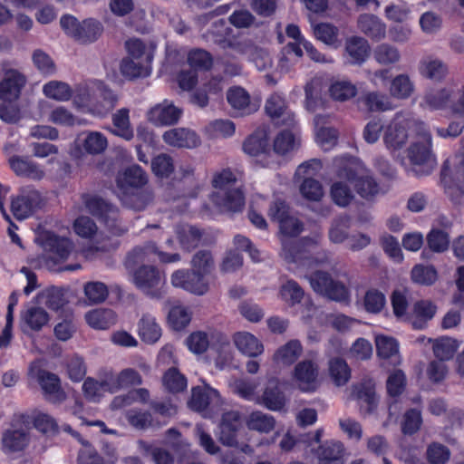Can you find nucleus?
Masks as SVG:
<instances>
[{
  "label": "nucleus",
  "instance_id": "f257e3e1",
  "mask_svg": "<svg viewBox=\"0 0 464 464\" xmlns=\"http://www.w3.org/2000/svg\"><path fill=\"white\" fill-rule=\"evenodd\" d=\"M431 146V134L429 131H424L407 149V157L411 165L421 168L420 170L413 169L417 175H428L434 169L436 157Z\"/></svg>",
  "mask_w": 464,
  "mask_h": 464
},
{
  "label": "nucleus",
  "instance_id": "f03ea898",
  "mask_svg": "<svg viewBox=\"0 0 464 464\" xmlns=\"http://www.w3.org/2000/svg\"><path fill=\"white\" fill-rule=\"evenodd\" d=\"M60 24L66 34L83 44L97 41L103 32L102 23L93 18L80 23L74 16L65 14L61 17Z\"/></svg>",
  "mask_w": 464,
  "mask_h": 464
},
{
  "label": "nucleus",
  "instance_id": "7ed1b4c3",
  "mask_svg": "<svg viewBox=\"0 0 464 464\" xmlns=\"http://www.w3.org/2000/svg\"><path fill=\"white\" fill-rule=\"evenodd\" d=\"M313 290L324 296L334 301H343L348 297V290L344 285L333 279L330 274L322 270H316L310 275H305Z\"/></svg>",
  "mask_w": 464,
  "mask_h": 464
},
{
  "label": "nucleus",
  "instance_id": "20e7f679",
  "mask_svg": "<svg viewBox=\"0 0 464 464\" xmlns=\"http://www.w3.org/2000/svg\"><path fill=\"white\" fill-rule=\"evenodd\" d=\"M1 72L0 100H18L27 82L25 75L8 61L1 63Z\"/></svg>",
  "mask_w": 464,
  "mask_h": 464
},
{
  "label": "nucleus",
  "instance_id": "39448f33",
  "mask_svg": "<svg viewBox=\"0 0 464 464\" xmlns=\"http://www.w3.org/2000/svg\"><path fill=\"white\" fill-rule=\"evenodd\" d=\"M82 198L89 212L102 219L112 234L120 236L125 232L116 224L118 212L112 205L97 196L83 195Z\"/></svg>",
  "mask_w": 464,
  "mask_h": 464
},
{
  "label": "nucleus",
  "instance_id": "423d86ee",
  "mask_svg": "<svg viewBox=\"0 0 464 464\" xmlns=\"http://www.w3.org/2000/svg\"><path fill=\"white\" fill-rule=\"evenodd\" d=\"M242 428L241 415L237 411L224 412L218 424V441L227 447H239L237 438Z\"/></svg>",
  "mask_w": 464,
  "mask_h": 464
},
{
  "label": "nucleus",
  "instance_id": "0eeeda50",
  "mask_svg": "<svg viewBox=\"0 0 464 464\" xmlns=\"http://www.w3.org/2000/svg\"><path fill=\"white\" fill-rule=\"evenodd\" d=\"M43 204L40 193L34 189H22L21 194L11 202V211L15 218L24 219Z\"/></svg>",
  "mask_w": 464,
  "mask_h": 464
},
{
  "label": "nucleus",
  "instance_id": "6e6552de",
  "mask_svg": "<svg viewBox=\"0 0 464 464\" xmlns=\"http://www.w3.org/2000/svg\"><path fill=\"white\" fill-rule=\"evenodd\" d=\"M29 442L30 433L27 428L12 426L2 433L1 450L7 455L22 452Z\"/></svg>",
  "mask_w": 464,
  "mask_h": 464
},
{
  "label": "nucleus",
  "instance_id": "1a4fd4ad",
  "mask_svg": "<svg viewBox=\"0 0 464 464\" xmlns=\"http://www.w3.org/2000/svg\"><path fill=\"white\" fill-rule=\"evenodd\" d=\"M204 276L195 270H178L172 274L171 283L175 287H180L201 295L208 291V284L205 282Z\"/></svg>",
  "mask_w": 464,
  "mask_h": 464
},
{
  "label": "nucleus",
  "instance_id": "9d476101",
  "mask_svg": "<svg viewBox=\"0 0 464 464\" xmlns=\"http://www.w3.org/2000/svg\"><path fill=\"white\" fill-rule=\"evenodd\" d=\"M182 114V110L174 106L168 100L154 105L147 112V119L155 126H168L176 124Z\"/></svg>",
  "mask_w": 464,
  "mask_h": 464
},
{
  "label": "nucleus",
  "instance_id": "9b49d317",
  "mask_svg": "<svg viewBox=\"0 0 464 464\" xmlns=\"http://www.w3.org/2000/svg\"><path fill=\"white\" fill-rule=\"evenodd\" d=\"M37 381L47 401L58 404L65 401L66 393L62 388L58 375L46 370H39Z\"/></svg>",
  "mask_w": 464,
  "mask_h": 464
},
{
  "label": "nucleus",
  "instance_id": "f8f14e48",
  "mask_svg": "<svg viewBox=\"0 0 464 464\" xmlns=\"http://www.w3.org/2000/svg\"><path fill=\"white\" fill-rule=\"evenodd\" d=\"M408 123L402 117L396 115L385 127L383 142L389 150L401 149L408 140Z\"/></svg>",
  "mask_w": 464,
  "mask_h": 464
},
{
  "label": "nucleus",
  "instance_id": "ddd939ff",
  "mask_svg": "<svg viewBox=\"0 0 464 464\" xmlns=\"http://www.w3.org/2000/svg\"><path fill=\"white\" fill-rule=\"evenodd\" d=\"M445 194L454 206L464 208V158L455 165L445 184Z\"/></svg>",
  "mask_w": 464,
  "mask_h": 464
},
{
  "label": "nucleus",
  "instance_id": "4468645a",
  "mask_svg": "<svg viewBox=\"0 0 464 464\" xmlns=\"http://www.w3.org/2000/svg\"><path fill=\"white\" fill-rule=\"evenodd\" d=\"M227 101L237 116L250 115L258 109L256 103L251 102L248 92L240 86H233L227 90Z\"/></svg>",
  "mask_w": 464,
  "mask_h": 464
},
{
  "label": "nucleus",
  "instance_id": "2eb2a0df",
  "mask_svg": "<svg viewBox=\"0 0 464 464\" xmlns=\"http://www.w3.org/2000/svg\"><path fill=\"white\" fill-rule=\"evenodd\" d=\"M256 402L273 411H280L285 408L286 398L279 387L277 379L268 380L262 395L256 399Z\"/></svg>",
  "mask_w": 464,
  "mask_h": 464
},
{
  "label": "nucleus",
  "instance_id": "dca6fc26",
  "mask_svg": "<svg viewBox=\"0 0 464 464\" xmlns=\"http://www.w3.org/2000/svg\"><path fill=\"white\" fill-rule=\"evenodd\" d=\"M338 177L354 184L357 193L364 198H369L378 192V184L372 177H357L350 166H345L338 171Z\"/></svg>",
  "mask_w": 464,
  "mask_h": 464
},
{
  "label": "nucleus",
  "instance_id": "f3484780",
  "mask_svg": "<svg viewBox=\"0 0 464 464\" xmlns=\"http://www.w3.org/2000/svg\"><path fill=\"white\" fill-rule=\"evenodd\" d=\"M295 380L303 392H313L317 386L318 367L311 360L298 362L295 367Z\"/></svg>",
  "mask_w": 464,
  "mask_h": 464
},
{
  "label": "nucleus",
  "instance_id": "a211bd4d",
  "mask_svg": "<svg viewBox=\"0 0 464 464\" xmlns=\"http://www.w3.org/2000/svg\"><path fill=\"white\" fill-rule=\"evenodd\" d=\"M211 201L222 210L239 212L245 206V196L240 188H235L227 191L213 192Z\"/></svg>",
  "mask_w": 464,
  "mask_h": 464
},
{
  "label": "nucleus",
  "instance_id": "6ab92c4d",
  "mask_svg": "<svg viewBox=\"0 0 464 464\" xmlns=\"http://www.w3.org/2000/svg\"><path fill=\"white\" fill-rule=\"evenodd\" d=\"M162 139L169 146L193 149L200 144L197 133L186 128H174L164 132Z\"/></svg>",
  "mask_w": 464,
  "mask_h": 464
},
{
  "label": "nucleus",
  "instance_id": "aec40b11",
  "mask_svg": "<svg viewBox=\"0 0 464 464\" xmlns=\"http://www.w3.org/2000/svg\"><path fill=\"white\" fill-rule=\"evenodd\" d=\"M130 274L132 275L133 284L145 293H149L151 288L158 286L161 281L158 268L150 265H142Z\"/></svg>",
  "mask_w": 464,
  "mask_h": 464
},
{
  "label": "nucleus",
  "instance_id": "412c9836",
  "mask_svg": "<svg viewBox=\"0 0 464 464\" xmlns=\"http://www.w3.org/2000/svg\"><path fill=\"white\" fill-rule=\"evenodd\" d=\"M147 181L148 178L143 169L139 165H132L117 177V189L121 192L140 188Z\"/></svg>",
  "mask_w": 464,
  "mask_h": 464
},
{
  "label": "nucleus",
  "instance_id": "4be33fe9",
  "mask_svg": "<svg viewBox=\"0 0 464 464\" xmlns=\"http://www.w3.org/2000/svg\"><path fill=\"white\" fill-rule=\"evenodd\" d=\"M44 247L45 250L53 254V256L50 257L48 262L56 264L60 261H64L68 258L70 253L72 250V243L65 238L60 237L54 234H47L44 241Z\"/></svg>",
  "mask_w": 464,
  "mask_h": 464
},
{
  "label": "nucleus",
  "instance_id": "5701e85b",
  "mask_svg": "<svg viewBox=\"0 0 464 464\" xmlns=\"http://www.w3.org/2000/svg\"><path fill=\"white\" fill-rule=\"evenodd\" d=\"M118 102V95L108 86L100 84L96 101L91 105V112L96 116L103 117L110 113Z\"/></svg>",
  "mask_w": 464,
  "mask_h": 464
},
{
  "label": "nucleus",
  "instance_id": "b1692460",
  "mask_svg": "<svg viewBox=\"0 0 464 464\" xmlns=\"http://www.w3.org/2000/svg\"><path fill=\"white\" fill-rule=\"evenodd\" d=\"M359 30L373 41H381L386 36V25L374 14H363L358 17Z\"/></svg>",
  "mask_w": 464,
  "mask_h": 464
},
{
  "label": "nucleus",
  "instance_id": "393cba45",
  "mask_svg": "<svg viewBox=\"0 0 464 464\" xmlns=\"http://www.w3.org/2000/svg\"><path fill=\"white\" fill-rule=\"evenodd\" d=\"M218 392L205 384L192 388L191 398L188 404L191 410L200 412L205 411L210 403L218 401Z\"/></svg>",
  "mask_w": 464,
  "mask_h": 464
},
{
  "label": "nucleus",
  "instance_id": "a878e982",
  "mask_svg": "<svg viewBox=\"0 0 464 464\" xmlns=\"http://www.w3.org/2000/svg\"><path fill=\"white\" fill-rule=\"evenodd\" d=\"M122 204L136 211L143 210L148 205L153 201V193L151 190L146 189H132L127 191L117 192Z\"/></svg>",
  "mask_w": 464,
  "mask_h": 464
},
{
  "label": "nucleus",
  "instance_id": "bb28decb",
  "mask_svg": "<svg viewBox=\"0 0 464 464\" xmlns=\"http://www.w3.org/2000/svg\"><path fill=\"white\" fill-rule=\"evenodd\" d=\"M158 253L157 246L152 242H148L144 246L134 247L130 251L124 261L125 268L130 272L136 270L138 266H142L144 262L152 260V256Z\"/></svg>",
  "mask_w": 464,
  "mask_h": 464
},
{
  "label": "nucleus",
  "instance_id": "cd10ccee",
  "mask_svg": "<svg viewBox=\"0 0 464 464\" xmlns=\"http://www.w3.org/2000/svg\"><path fill=\"white\" fill-rule=\"evenodd\" d=\"M12 170L19 177L40 180L44 177V171L28 158L13 156L9 159Z\"/></svg>",
  "mask_w": 464,
  "mask_h": 464
},
{
  "label": "nucleus",
  "instance_id": "c85d7f7f",
  "mask_svg": "<svg viewBox=\"0 0 464 464\" xmlns=\"http://www.w3.org/2000/svg\"><path fill=\"white\" fill-rule=\"evenodd\" d=\"M357 105L367 111H384L392 109L389 97L379 92H362L357 99Z\"/></svg>",
  "mask_w": 464,
  "mask_h": 464
},
{
  "label": "nucleus",
  "instance_id": "c756f323",
  "mask_svg": "<svg viewBox=\"0 0 464 464\" xmlns=\"http://www.w3.org/2000/svg\"><path fill=\"white\" fill-rule=\"evenodd\" d=\"M112 128L110 131L124 140L130 141L134 138V130L130 120V111L127 108H121L111 116Z\"/></svg>",
  "mask_w": 464,
  "mask_h": 464
},
{
  "label": "nucleus",
  "instance_id": "7c9ffc66",
  "mask_svg": "<svg viewBox=\"0 0 464 464\" xmlns=\"http://www.w3.org/2000/svg\"><path fill=\"white\" fill-rule=\"evenodd\" d=\"M236 347L245 355L256 357L264 352V346L259 340L248 332H237L233 335Z\"/></svg>",
  "mask_w": 464,
  "mask_h": 464
},
{
  "label": "nucleus",
  "instance_id": "2f4dec72",
  "mask_svg": "<svg viewBox=\"0 0 464 464\" xmlns=\"http://www.w3.org/2000/svg\"><path fill=\"white\" fill-rule=\"evenodd\" d=\"M77 142L88 154L102 153L108 146L107 138L98 131L82 132L77 138Z\"/></svg>",
  "mask_w": 464,
  "mask_h": 464
},
{
  "label": "nucleus",
  "instance_id": "473e14b6",
  "mask_svg": "<svg viewBox=\"0 0 464 464\" xmlns=\"http://www.w3.org/2000/svg\"><path fill=\"white\" fill-rule=\"evenodd\" d=\"M345 51L350 57L351 63L362 64L369 56L370 44L363 37L352 36L345 42Z\"/></svg>",
  "mask_w": 464,
  "mask_h": 464
},
{
  "label": "nucleus",
  "instance_id": "72a5a7b5",
  "mask_svg": "<svg viewBox=\"0 0 464 464\" xmlns=\"http://www.w3.org/2000/svg\"><path fill=\"white\" fill-rule=\"evenodd\" d=\"M121 74L129 79L145 78L151 72V63L131 58H124L121 63Z\"/></svg>",
  "mask_w": 464,
  "mask_h": 464
},
{
  "label": "nucleus",
  "instance_id": "f704fd0d",
  "mask_svg": "<svg viewBox=\"0 0 464 464\" xmlns=\"http://www.w3.org/2000/svg\"><path fill=\"white\" fill-rule=\"evenodd\" d=\"M285 102L278 94H273L266 100L265 106L266 112L276 124L290 126L294 122V118L290 114L287 115L286 119L280 121V118L284 117L285 114Z\"/></svg>",
  "mask_w": 464,
  "mask_h": 464
},
{
  "label": "nucleus",
  "instance_id": "c9c22d12",
  "mask_svg": "<svg viewBox=\"0 0 464 464\" xmlns=\"http://www.w3.org/2000/svg\"><path fill=\"white\" fill-rule=\"evenodd\" d=\"M49 321L47 312L42 307H30L22 314V329L25 333L26 328L33 331H40Z\"/></svg>",
  "mask_w": 464,
  "mask_h": 464
},
{
  "label": "nucleus",
  "instance_id": "e433bc0d",
  "mask_svg": "<svg viewBox=\"0 0 464 464\" xmlns=\"http://www.w3.org/2000/svg\"><path fill=\"white\" fill-rule=\"evenodd\" d=\"M303 56V50L296 43H288L282 48L276 70L287 73Z\"/></svg>",
  "mask_w": 464,
  "mask_h": 464
},
{
  "label": "nucleus",
  "instance_id": "4c0bfd02",
  "mask_svg": "<svg viewBox=\"0 0 464 464\" xmlns=\"http://www.w3.org/2000/svg\"><path fill=\"white\" fill-rule=\"evenodd\" d=\"M354 396L364 405H361V411L364 414H371L377 407V398L374 385L372 382H366L356 386L354 389Z\"/></svg>",
  "mask_w": 464,
  "mask_h": 464
},
{
  "label": "nucleus",
  "instance_id": "58836bf2",
  "mask_svg": "<svg viewBox=\"0 0 464 464\" xmlns=\"http://www.w3.org/2000/svg\"><path fill=\"white\" fill-rule=\"evenodd\" d=\"M88 324L99 330H105L116 322L115 313L111 309L97 308L85 314Z\"/></svg>",
  "mask_w": 464,
  "mask_h": 464
},
{
  "label": "nucleus",
  "instance_id": "ea45409f",
  "mask_svg": "<svg viewBox=\"0 0 464 464\" xmlns=\"http://www.w3.org/2000/svg\"><path fill=\"white\" fill-rule=\"evenodd\" d=\"M176 233L181 247L188 251L199 245L203 235L198 227L188 224L178 226Z\"/></svg>",
  "mask_w": 464,
  "mask_h": 464
},
{
  "label": "nucleus",
  "instance_id": "a19ab883",
  "mask_svg": "<svg viewBox=\"0 0 464 464\" xmlns=\"http://www.w3.org/2000/svg\"><path fill=\"white\" fill-rule=\"evenodd\" d=\"M372 55L374 61L382 66L396 64L401 58L399 49L387 43L376 45L373 49Z\"/></svg>",
  "mask_w": 464,
  "mask_h": 464
},
{
  "label": "nucleus",
  "instance_id": "79ce46f5",
  "mask_svg": "<svg viewBox=\"0 0 464 464\" xmlns=\"http://www.w3.org/2000/svg\"><path fill=\"white\" fill-rule=\"evenodd\" d=\"M139 334L142 341L154 343L161 336V329L155 318L150 314H144L139 323Z\"/></svg>",
  "mask_w": 464,
  "mask_h": 464
},
{
  "label": "nucleus",
  "instance_id": "37998d69",
  "mask_svg": "<svg viewBox=\"0 0 464 464\" xmlns=\"http://www.w3.org/2000/svg\"><path fill=\"white\" fill-rule=\"evenodd\" d=\"M420 72L432 81H441L448 72L446 64L438 59H424L420 63Z\"/></svg>",
  "mask_w": 464,
  "mask_h": 464
},
{
  "label": "nucleus",
  "instance_id": "c03bdc74",
  "mask_svg": "<svg viewBox=\"0 0 464 464\" xmlns=\"http://www.w3.org/2000/svg\"><path fill=\"white\" fill-rule=\"evenodd\" d=\"M246 426L251 430L268 433L274 430L276 426V420L270 414L256 411L249 415L246 420Z\"/></svg>",
  "mask_w": 464,
  "mask_h": 464
},
{
  "label": "nucleus",
  "instance_id": "a18cd8bd",
  "mask_svg": "<svg viewBox=\"0 0 464 464\" xmlns=\"http://www.w3.org/2000/svg\"><path fill=\"white\" fill-rule=\"evenodd\" d=\"M389 92L391 96L404 100L409 98L414 92V84L408 74L401 73L392 80Z\"/></svg>",
  "mask_w": 464,
  "mask_h": 464
},
{
  "label": "nucleus",
  "instance_id": "49530a36",
  "mask_svg": "<svg viewBox=\"0 0 464 464\" xmlns=\"http://www.w3.org/2000/svg\"><path fill=\"white\" fill-rule=\"evenodd\" d=\"M351 227V218L347 215H341L335 218L329 229V239L334 244L343 243L348 238V231Z\"/></svg>",
  "mask_w": 464,
  "mask_h": 464
},
{
  "label": "nucleus",
  "instance_id": "de8ad7c7",
  "mask_svg": "<svg viewBox=\"0 0 464 464\" xmlns=\"http://www.w3.org/2000/svg\"><path fill=\"white\" fill-rule=\"evenodd\" d=\"M165 389L171 393H179L187 389V378L175 367L169 368L162 377Z\"/></svg>",
  "mask_w": 464,
  "mask_h": 464
},
{
  "label": "nucleus",
  "instance_id": "09e8293b",
  "mask_svg": "<svg viewBox=\"0 0 464 464\" xmlns=\"http://www.w3.org/2000/svg\"><path fill=\"white\" fill-rule=\"evenodd\" d=\"M301 353V343L297 340H292L276 351L274 359L279 363L289 365L297 360Z\"/></svg>",
  "mask_w": 464,
  "mask_h": 464
},
{
  "label": "nucleus",
  "instance_id": "8fccbe9b",
  "mask_svg": "<svg viewBox=\"0 0 464 464\" xmlns=\"http://www.w3.org/2000/svg\"><path fill=\"white\" fill-rule=\"evenodd\" d=\"M329 373L338 386L345 384L351 377V370L346 362L339 357L329 361Z\"/></svg>",
  "mask_w": 464,
  "mask_h": 464
},
{
  "label": "nucleus",
  "instance_id": "3c124183",
  "mask_svg": "<svg viewBox=\"0 0 464 464\" xmlns=\"http://www.w3.org/2000/svg\"><path fill=\"white\" fill-rule=\"evenodd\" d=\"M281 298L290 306L300 304L304 296V291L297 282L287 280L280 288Z\"/></svg>",
  "mask_w": 464,
  "mask_h": 464
},
{
  "label": "nucleus",
  "instance_id": "603ef678",
  "mask_svg": "<svg viewBox=\"0 0 464 464\" xmlns=\"http://www.w3.org/2000/svg\"><path fill=\"white\" fill-rule=\"evenodd\" d=\"M431 109L439 110L451 105L452 92L448 89H440L427 92L423 99Z\"/></svg>",
  "mask_w": 464,
  "mask_h": 464
},
{
  "label": "nucleus",
  "instance_id": "864d4df0",
  "mask_svg": "<svg viewBox=\"0 0 464 464\" xmlns=\"http://www.w3.org/2000/svg\"><path fill=\"white\" fill-rule=\"evenodd\" d=\"M280 238L297 237L304 230V223L293 215L281 220L278 224Z\"/></svg>",
  "mask_w": 464,
  "mask_h": 464
},
{
  "label": "nucleus",
  "instance_id": "5fc2aeb1",
  "mask_svg": "<svg viewBox=\"0 0 464 464\" xmlns=\"http://www.w3.org/2000/svg\"><path fill=\"white\" fill-rule=\"evenodd\" d=\"M188 63L195 71H208L213 65V58L208 52L203 49H195L188 53Z\"/></svg>",
  "mask_w": 464,
  "mask_h": 464
},
{
  "label": "nucleus",
  "instance_id": "6e6d98bb",
  "mask_svg": "<svg viewBox=\"0 0 464 464\" xmlns=\"http://www.w3.org/2000/svg\"><path fill=\"white\" fill-rule=\"evenodd\" d=\"M298 147V141L289 130H282L274 140V150L280 155L287 154Z\"/></svg>",
  "mask_w": 464,
  "mask_h": 464
},
{
  "label": "nucleus",
  "instance_id": "4d7b16f0",
  "mask_svg": "<svg viewBox=\"0 0 464 464\" xmlns=\"http://www.w3.org/2000/svg\"><path fill=\"white\" fill-rule=\"evenodd\" d=\"M43 91L46 97L56 101H68L72 97L70 86L63 82H49L44 86Z\"/></svg>",
  "mask_w": 464,
  "mask_h": 464
},
{
  "label": "nucleus",
  "instance_id": "13d9d810",
  "mask_svg": "<svg viewBox=\"0 0 464 464\" xmlns=\"http://www.w3.org/2000/svg\"><path fill=\"white\" fill-rule=\"evenodd\" d=\"M17 100H1L0 119L8 124H15L22 119Z\"/></svg>",
  "mask_w": 464,
  "mask_h": 464
},
{
  "label": "nucleus",
  "instance_id": "bf43d9fd",
  "mask_svg": "<svg viewBox=\"0 0 464 464\" xmlns=\"http://www.w3.org/2000/svg\"><path fill=\"white\" fill-rule=\"evenodd\" d=\"M329 92L333 99L344 102L354 97L356 95L357 89L351 82L337 81L332 83Z\"/></svg>",
  "mask_w": 464,
  "mask_h": 464
},
{
  "label": "nucleus",
  "instance_id": "052dcab7",
  "mask_svg": "<svg viewBox=\"0 0 464 464\" xmlns=\"http://www.w3.org/2000/svg\"><path fill=\"white\" fill-rule=\"evenodd\" d=\"M330 194L333 201L342 208L348 206L353 198L351 188L343 181L334 182L331 187Z\"/></svg>",
  "mask_w": 464,
  "mask_h": 464
},
{
  "label": "nucleus",
  "instance_id": "680f3d73",
  "mask_svg": "<svg viewBox=\"0 0 464 464\" xmlns=\"http://www.w3.org/2000/svg\"><path fill=\"white\" fill-rule=\"evenodd\" d=\"M84 294L91 303L100 304L106 300L109 295V290L104 283L93 281L85 284Z\"/></svg>",
  "mask_w": 464,
  "mask_h": 464
},
{
  "label": "nucleus",
  "instance_id": "e2e57ef3",
  "mask_svg": "<svg viewBox=\"0 0 464 464\" xmlns=\"http://www.w3.org/2000/svg\"><path fill=\"white\" fill-rule=\"evenodd\" d=\"M377 354L383 359L398 356V343L392 337L379 335L375 338Z\"/></svg>",
  "mask_w": 464,
  "mask_h": 464
},
{
  "label": "nucleus",
  "instance_id": "0e129e2a",
  "mask_svg": "<svg viewBox=\"0 0 464 464\" xmlns=\"http://www.w3.org/2000/svg\"><path fill=\"white\" fill-rule=\"evenodd\" d=\"M411 276L414 283L423 285H430L437 279V272L431 266L416 265Z\"/></svg>",
  "mask_w": 464,
  "mask_h": 464
},
{
  "label": "nucleus",
  "instance_id": "69168bd1",
  "mask_svg": "<svg viewBox=\"0 0 464 464\" xmlns=\"http://www.w3.org/2000/svg\"><path fill=\"white\" fill-rule=\"evenodd\" d=\"M151 169L157 177H169V175L174 171L172 158L165 153L159 154L151 160Z\"/></svg>",
  "mask_w": 464,
  "mask_h": 464
},
{
  "label": "nucleus",
  "instance_id": "338daca9",
  "mask_svg": "<svg viewBox=\"0 0 464 464\" xmlns=\"http://www.w3.org/2000/svg\"><path fill=\"white\" fill-rule=\"evenodd\" d=\"M34 426L37 430L47 435H56L60 431L56 420L44 412H39L34 418Z\"/></svg>",
  "mask_w": 464,
  "mask_h": 464
},
{
  "label": "nucleus",
  "instance_id": "774afa93",
  "mask_svg": "<svg viewBox=\"0 0 464 464\" xmlns=\"http://www.w3.org/2000/svg\"><path fill=\"white\" fill-rule=\"evenodd\" d=\"M365 310L372 314L380 313L386 304L385 295L377 289H369L363 299Z\"/></svg>",
  "mask_w": 464,
  "mask_h": 464
}]
</instances>
